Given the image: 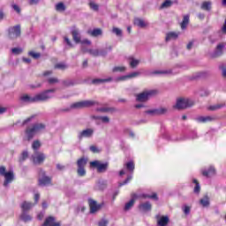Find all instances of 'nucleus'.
<instances>
[{"label":"nucleus","mask_w":226,"mask_h":226,"mask_svg":"<svg viewBox=\"0 0 226 226\" xmlns=\"http://www.w3.org/2000/svg\"><path fill=\"white\" fill-rule=\"evenodd\" d=\"M192 105L193 102L190 101V99L179 97L177 99V102L173 106V109H177V110H185V109H188V107H192Z\"/></svg>","instance_id":"nucleus-1"},{"label":"nucleus","mask_w":226,"mask_h":226,"mask_svg":"<svg viewBox=\"0 0 226 226\" xmlns=\"http://www.w3.org/2000/svg\"><path fill=\"white\" fill-rule=\"evenodd\" d=\"M50 93H56V88L44 90L43 92L35 94V103H38L39 102H49V100L52 98Z\"/></svg>","instance_id":"nucleus-2"},{"label":"nucleus","mask_w":226,"mask_h":226,"mask_svg":"<svg viewBox=\"0 0 226 226\" xmlns=\"http://www.w3.org/2000/svg\"><path fill=\"white\" fill-rule=\"evenodd\" d=\"M7 32L9 40H17V38H20L22 34V28L20 25H16L14 26H10Z\"/></svg>","instance_id":"nucleus-3"},{"label":"nucleus","mask_w":226,"mask_h":226,"mask_svg":"<svg viewBox=\"0 0 226 226\" xmlns=\"http://www.w3.org/2000/svg\"><path fill=\"white\" fill-rule=\"evenodd\" d=\"M87 165V158L86 157H81L78 159L77 161V174L79 177H84L86 176L87 171H86V166Z\"/></svg>","instance_id":"nucleus-4"},{"label":"nucleus","mask_w":226,"mask_h":226,"mask_svg":"<svg viewBox=\"0 0 226 226\" xmlns=\"http://www.w3.org/2000/svg\"><path fill=\"white\" fill-rule=\"evenodd\" d=\"M90 167L93 169H97V172L102 174L103 172H107L109 169V162L102 163L100 161H94L90 162Z\"/></svg>","instance_id":"nucleus-5"},{"label":"nucleus","mask_w":226,"mask_h":226,"mask_svg":"<svg viewBox=\"0 0 226 226\" xmlns=\"http://www.w3.org/2000/svg\"><path fill=\"white\" fill-rule=\"evenodd\" d=\"M47 185H52V177L45 175V170H39V185L47 186Z\"/></svg>","instance_id":"nucleus-6"},{"label":"nucleus","mask_w":226,"mask_h":226,"mask_svg":"<svg viewBox=\"0 0 226 226\" xmlns=\"http://www.w3.org/2000/svg\"><path fill=\"white\" fill-rule=\"evenodd\" d=\"M94 135V129L87 128L78 132V139H91Z\"/></svg>","instance_id":"nucleus-7"},{"label":"nucleus","mask_w":226,"mask_h":226,"mask_svg":"<svg viewBox=\"0 0 226 226\" xmlns=\"http://www.w3.org/2000/svg\"><path fill=\"white\" fill-rule=\"evenodd\" d=\"M156 94V90H151V91H145L142 92L141 94H139L136 96V100L137 102H147V100H149V96L153 95Z\"/></svg>","instance_id":"nucleus-8"},{"label":"nucleus","mask_w":226,"mask_h":226,"mask_svg":"<svg viewBox=\"0 0 226 226\" xmlns=\"http://www.w3.org/2000/svg\"><path fill=\"white\" fill-rule=\"evenodd\" d=\"M88 206L90 207V213L93 215V214L96 213L97 211H100V209H102V206H103V204L98 205L96 200L89 198L88 199Z\"/></svg>","instance_id":"nucleus-9"},{"label":"nucleus","mask_w":226,"mask_h":226,"mask_svg":"<svg viewBox=\"0 0 226 226\" xmlns=\"http://www.w3.org/2000/svg\"><path fill=\"white\" fill-rule=\"evenodd\" d=\"M34 165H41L45 162V154L41 152H35V154L32 155Z\"/></svg>","instance_id":"nucleus-10"},{"label":"nucleus","mask_w":226,"mask_h":226,"mask_svg":"<svg viewBox=\"0 0 226 226\" xmlns=\"http://www.w3.org/2000/svg\"><path fill=\"white\" fill-rule=\"evenodd\" d=\"M223 49H225V44H218L215 48V50L211 54V57L213 59H216V57H222V56H223Z\"/></svg>","instance_id":"nucleus-11"},{"label":"nucleus","mask_w":226,"mask_h":226,"mask_svg":"<svg viewBox=\"0 0 226 226\" xmlns=\"http://www.w3.org/2000/svg\"><path fill=\"white\" fill-rule=\"evenodd\" d=\"M4 186H8L10 183H13L15 180V174L13 173V170L7 171L5 175L4 176Z\"/></svg>","instance_id":"nucleus-12"},{"label":"nucleus","mask_w":226,"mask_h":226,"mask_svg":"<svg viewBox=\"0 0 226 226\" xmlns=\"http://www.w3.org/2000/svg\"><path fill=\"white\" fill-rule=\"evenodd\" d=\"M19 100L21 103H26L28 105L29 103H36V100L34 96H31L27 94H23L20 97Z\"/></svg>","instance_id":"nucleus-13"},{"label":"nucleus","mask_w":226,"mask_h":226,"mask_svg":"<svg viewBox=\"0 0 226 226\" xmlns=\"http://www.w3.org/2000/svg\"><path fill=\"white\" fill-rule=\"evenodd\" d=\"M71 34L72 36V40L75 43L79 44L80 43L82 40V35L80 34V30L77 28H73L71 32Z\"/></svg>","instance_id":"nucleus-14"},{"label":"nucleus","mask_w":226,"mask_h":226,"mask_svg":"<svg viewBox=\"0 0 226 226\" xmlns=\"http://www.w3.org/2000/svg\"><path fill=\"white\" fill-rule=\"evenodd\" d=\"M79 109H84V102H78L71 104L70 108H67L65 109H62L63 112H70V110H77Z\"/></svg>","instance_id":"nucleus-15"},{"label":"nucleus","mask_w":226,"mask_h":226,"mask_svg":"<svg viewBox=\"0 0 226 226\" xmlns=\"http://www.w3.org/2000/svg\"><path fill=\"white\" fill-rule=\"evenodd\" d=\"M148 75H150V76H153V75H172V69L152 71L148 73Z\"/></svg>","instance_id":"nucleus-16"},{"label":"nucleus","mask_w":226,"mask_h":226,"mask_svg":"<svg viewBox=\"0 0 226 226\" xmlns=\"http://www.w3.org/2000/svg\"><path fill=\"white\" fill-rule=\"evenodd\" d=\"M198 123H213V121H216V117L207 116V117H198L196 118Z\"/></svg>","instance_id":"nucleus-17"},{"label":"nucleus","mask_w":226,"mask_h":226,"mask_svg":"<svg viewBox=\"0 0 226 226\" xmlns=\"http://www.w3.org/2000/svg\"><path fill=\"white\" fill-rule=\"evenodd\" d=\"M87 34L92 36L93 38H98V36H102L103 34V31L102 28H95L94 30H87Z\"/></svg>","instance_id":"nucleus-18"},{"label":"nucleus","mask_w":226,"mask_h":226,"mask_svg":"<svg viewBox=\"0 0 226 226\" xmlns=\"http://www.w3.org/2000/svg\"><path fill=\"white\" fill-rule=\"evenodd\" d=\"M188 24H190V14L184 15L183 20L180 23V27L183 31L188 27Z\"/></svg>","instance_id":"nucleus-19"},{"label":"nucleus","mask_w":226,"mask_h":226,"mask_svg":"<svg viewBox=\"0 0 226 226\" xmlns=\"http://www.w3.org/2000/svg\"><path fill=\"white\" fill-rule=\"evenodd\" d=\"M34 207V204L28 202V201H24L21 204V211L22 213H27L31 208Z\"/></svg>","instance_id":"nucleus-20"},{"label":"nucleus","mask_w":226,"mask_h":226,"mask_svg":"<svg viewBox=\"0 0 226 226\" xmlns=\"http://www.w3.org/2000/svg\"><path fill=\"white\" fill-rule=\"evenodd\" d=\"M134 26H137L138 27L144 29V27H147L148 24H147V22L144 21V19H142L135 18L134 19Z\"/></svg>","instance_id":"nucleus-21"},{"label":"nucleus","mask_w":226,"mask_h":226,"mask_svg":"<svg viewBox=\"0 0 226 226\" xmlns=\"http://www.w3.org/2000/svg\"><path fill=\"white\" fill-rule=\"evenodd\" d=\"M225 107H226V103L225 102H220V103L209 106L207 108V109L212 111V112H215V111L220 110V109H223Z\"/></svg>","instance_id":"nucleus-22"},{"label":"nucleus","mask_w":226,"mask_h":226,"mask_svg":"<svg viewBox=\"0 0 226 226\" xmlns=\"http://www.w3.org/2000/svg\"><path fill=\"white\" fill-rule=\"evenodd\" d=\"M25 133L26 135V140H33V138L34 135H36V132L34 131L33 127H27L25 131Z\"/></svg>","instance_id":"nucleus-23"},{"label":"nucleus","mask_w":226,"mask_h":226,"mask_svg":"<svg viewBox=\"0 0 226 226\" xmlns=\"http://www.w3.org/2000/svg\"><path fill=\"white\" fill-rule=\"evenodd\" d=\"M216 174V170H215V167L211 166L208 170H204L202 172V175L205 177H212V176H215Z\"/></svg>","instance_id":"nucleus-24"},{"label":"nucleus","mask_w":226,"mask_h":226,"mask_svg":"<svg viewBox=\"0 0 226 226\" xmlns=\"http://www.w3.org/2000/svg\"><path fill=\"white\" fill-rule=\"evenodd\" d=\"M179 38V33L177 32H170L166 34V41H170V40H177Z\"/></svg>","instance_id":"nucleus-25"},{"label":"nucleus","mask_w":226,"mask_h":226,"mask_svg":"<svg viewBox=\"0 0 226 226\" xmlns=\"http://www.w3.org/2000/svg\"><path fill=\"white\" fill-rule=\"evenodd\" d=\"M19 218L25 223H27V222H31V220H33V217L29 214H27V212H21Z\"/></svg>","instance_id":"nucleus-26"},{"label":"nucleus","mask_w":226,"mask_h":226,"mask_svg":"<svg viewBox=\"0 0 226 226\" xmlns=\"http://www.w3.org/2000/svg\"><path fill=\"white\" fill-rule=\"evenodd\" d=\"M169 222H170L169 216L163 215L158 220L157 225L167 226V225H169Z\"/></svg>","instance_id":"nucleus-27"},{"label":"nucleus","mask_w":226,"mask_h":226,"mask_svg":"<svg viewBox=\"0 0 226 226\" xmlns=\"http://www.w3.org/2000/svg\"><path fill=\"white\" fill-rule=\"evenodd\" d=\"M197 93L199 96H200L201 98L209 96V94H211V92H209L207 88H204V87L200 88Z\"/></svg>","instance_id":"nucleus-28"},{"label":"nucleus","mask_w":226,"mask_h":226,"mask_svg":"<svg viewBox=\"0 0 226 226\" xmlns=\"http://www.w3.org/2000/svg\"><path fill=\"white\" fill-rule=\"evenodd\" d=\"M152 207H153V206L151 205V203L149 201L141 203L139 205V209H141L142 211H151Z\"/></svg>","instance_id":"nucleus-29"},{"label":"nucleus","mask_w":226,"mask_h":226,"mask_svg":"<svg viewBox=\"0 0 226 226\" xmlns=\"http://www.w3.org/2000/svg\"><path fill=\"white\" fill-rule=\"evenodd\" d=\"M110 51H112V46H109L106 49H99V56L105 57Z\"/></svg>","instance_id":"nucleus-30"},{"label":"nucleus","mask_w":226,"mask_h":226,"mask_svg":"<svg viewBox=\"0 0 226 226\" xmlns=\"http://www.w3.org/2000/svg\"><path fill=\"white\" fill-rule=\"evenodd\" d=\"M32 128L34 129L35 133H38L39 132H41V130H45V124H34Z\"/></svg>","instance_id":"nucleus-31"},{"label":"nucleus","mask_w":226,"mask_h":226,"mask_svg":"<svg viewBox=\"0 0 226 226\" xmlns=\"http://www.w3.org/2000/svg\"><path fill=\"white\" fill-rule=\"evenodd\" d=\"M62 85L64 87H72L75 86V81L73 79H64Z\"/></svg>","instance_id":"nucleus-32"},{"label":"nucleus","mask_w":226,"mask_h":226,"mask_svg":"<svg viewBox=\"0 0 226 226\" xmlns=\"http://www.w3.org/2000/svg\"><path fill=\"white\" fill-rule=\"evenodd\" d=\"M200 204H201L203 207H208V206H209V197L207 195H205L204 198H202L200 200Z\"/></svg>","instance_id":"nucleus-33"},{"label":"nucleus","mask_w":226,"mask_h":226,"mask_svg":"<svg viewBox=\"0 0 226 226\" xmlns=\"http://www.w3.org/2000/svg\"><path fill=\"white\" fill-rule=\"evenodd\" d=\"M27 158H29V153L27 151H23L21 155L19 158V162L22 163V162H26V160H27Z\"/></svg>","instance_id":"nucleus-34"},{"label":"nucleus","mask_w":226,"mask_h":226,"mask_svg":"<svg viewBox=\"0 0 226 226\" xmlns=\"http://www.w3.org/2000/svg\"><path fill=\"white\" fill-rule=\"evenodd\" d=\"M111 32L113 33V34H116V36H117L118 38L123 37V30H121V28L114 26Z\"/></svg>","instance_id":"nucleus-35"},{"label":"nucleus","mask_w":226,"mask_h":226,"mask_svg":"<svg viewBox=\"0 0 226 226\" xmlns=\"http://www.w3.org/2000/svg\"><path fill=\"white\" fill-rule=\"evenodd\" d=\"M87 52L88 54H90V56H93V57H100V53H99V49H87Z\"/></svg>","instance_id":"nucleus-36"},{"label":"nucleus","mask_w":226,"mask_h":226,"mask_svg":"<svg viewBox=\"0 0 226 226\" xmlns=\"http://www.w3.org/2000/svg\"><path fill=\"white\" fill-rule=\"evenodd\" d=\"M123 72H126V67H124V66H115L112 69L113 73H123Z\"/></svg>","instance_id":"nucleus-37"},{"label":"nucleus","mask_w":226,"mask_h":226,"mask_svg":"<svg viewBox=\"0 0 226 226\" xmlns=\"http://www.w3.org/2000/svg\"><path fill=\"white\" fill-rule=\"evenodd\" d=\"M156 110V116H164V114H167L169 112V109L167 108H159L155 109Z\"/></svg>","instance_id":"nucleus-38"},{"label":"nucleus","mask_w":226,"mask_h":226,"mask_svg":"<svg viewBox=\"0 0 226 226\" xmlns=\"http://www.w3.org/2000/svg\"><path fill=\"white\" fill-rule=\"evenodd\" d=\"M56 11H65L66 10V5L63 2H60L56 4Z\"/></svg>","instance_id":"nucleus-39"},{"label":"nucleus","mask_w":226,"mask_h":226,"mask_svg":"<svg viewBox=\"0 0 226 226\" xmlns=\"http://www.w3.org/2000/svg\"><path fill=\"white\" fill-rule=\"evenodd\" d=\"M130 66L131 68H137V66H139V64H140V60H137L133 57L130 58Z\"/></svg>","instance_id":"nucleus-40"},{"label":"nucleus","mask_w":226,"mask_h":226,"mask_svg":"<svg viewBox=\"0 0 226 226\" xmlns=\"http://www.w3.org/2000/svg\"><path fill=\"white\" fill-rule=\"evenodd\" d=\"M93 105H98L95 101H83V109L86 107H93Z\"/></svg>","instance_id":"nucleus-41"},{"label":"nucleus","mask_w":226,"mask_h":226,"mask_svg":"<svg viewBox=\"0 0 226 226\" xmlns=\"http://www.w3.org/2000/svg\"><path fill=\"white\" fill-rule=\"evenodd\" d=\"M134 204H135V201H133V200H131L129 202L125 203L124 211H130V209L133 207Z\"/></svg>","instance_id":"nucleus-42"},{"label":"nucleus","mask_w":226,"mask_h":226,"mask_svg":"<svg viewBox=\"0 0 226 226\" xmlns=\"http://www.w3.org/2000/svg\"><path fill=\"white\" fill-rule=\"evenodd\" d=\"M125 167L127 169V170H129V172L133 173V171L135 170V164L133 163V162H129L125 164Z\"/></svg>","instance_id":"nucleus-43"},{"label":"nucleus","mask_w":226,"mask_h":226,"mask_svg":"<svg viewBox=\"0 0 226 226\" xmlns=\"http://www.w3.org/2000/svg\"><path fill=\"white\" fill-rule=\"evenodd\" d=\"M201 9L205 10L206 11H211V2H203L201 4Z\"/></svg>","instance_id":"nucleus-44"},{"label":"nucleus","mask_w":226,"mask_h":226,"mask_svg":"<svg viewBox=\"0 0 226 226\" xmlns=\"http://www.w3.org/2000/svg\"><path fill=\"white\" fill-rule=\"evenodd\" d=\"M170 6H172V1H171V0H166V1H164V2L162 4L160 9H161V10H163V9H165V8H170Z\"/></svg>","instance_id":"nucleus-45"},{"label":"nucleus","mask_w":226,"mask_h":226,"mask_svg":"<svg viewBox=\"0 0 226 226\" xmlns=\"http://www.w3.org/2000/svg\"><path fill=\"white\" fill-rule=\"evenodd\" d=\"M68 68V65L64 63H59V64H55V69L56 70H66Z\"/></svg>","instance_id":"nucleus-46"},{"label":"nucleus","mask_w":226,"mask_h":226,"mask_svg":"<svg viewBox=\"0 0 226 226\" xmlns=\"http://www.w3.org/2000/svg\"><path fill=\"white\" fill-rule=\"evenodd\" d=\"M192 183L196 185L193 190L194 193H200V185L199 184V181H197V179H193Z\"/></svg>","instance_id":"nucleus-47"},{"label":"nucleus","mask_w":226,"mask_h":226,"mask_svg":"<svg viewBox=\"0 0 226 226\" xmlns=\"http://www.w3.org/2000/svg\"><path fill=\"white\" fill-rule=\"evenodd\" d=\"M48 84L53 86V84H59V79L57 78H49L47 79Z\"/></svg>","instance_id":"nucleus-48"},{"label":"nucleus","mask_w":226,"mask_h":226,"mask_svg":"<svg viewBox=\"0 0 226 226\" xmlns=\"http://www.w3.org/2000/svg\"><path fill=\"white\" fill-rule=\"evenodd\" d=\"M41 144L40 143L39 140H35L33 142L32 144V148L34 150V151H37V149H40Z\"/></svg>","instance_id":"nucleus-49"},{"label":"nucleus","mask_w":226,"mask_h":226,"mask_svg":"<svg viewBox=\"0 0 226 226\" xmlns=\"http://www.w3.org/2000/svg\"><path fill=\"white\" fill-rule=\"evenodd\" d=\"M64 42L66 43V45H68V47H70V49H73L75 47L73 45V43L72 42V41L70 40V38H68V36H64Z\"/></svg>","instance_id":"nucleus-50"},{"label":"nucleus","mask_w":226,"mask_h":226,"mask_svg":"<svg viewBox=\"0 0 226 226\" xmlns=\"http://www.w3.org/2000/svg\"><path fill=\"white\" fill-rule=\"evenodd\" d=\"M140 75L139 72H133L130 74H127V79H135L136 77H139Z\"/></svg>","instance_id":"nucleus-51"},{"label":"nucleus","mask_w":226,"mask_h":226,"mask_svg":"<svg viewBox=\"0 0 226 226\" xmlns=\"http://www.w3.org/2000/svg\"><path fill=\"white\" fill-rule=\"evenodd\" d=\"M114 108H98L97 112H111Z\"/></svg>","instance_id":"nucleus-52"},{"label":"nucleus","mask_w":226,"mask_h":226,"mask_svg":"<svg viewBox=\"0 0 226 226\" xmlns=\"http://www.w3.org/2000/svg\"><path fill=\"white\" fill-rule=\"evenodd\" d=\"M89 6H90L91 10H94V11H98L99 6L94 2L91 1L89 3Z\"/></svg>","instance_id":"nucleus-53"},{"label":"nucleus","mask_w":226,"mask_h":226,"mask_svg":"<svg viewBox=\"0 0 226 226\" xmlns=\"http://www.w3.org/2000/svg\"><path fill=\"white\" fill-rule=\"evenodd\" d=\"M28 55L31 56V57H34V59H39V57L41 56V54L34 53V51H30Z\"/></svg>","instance_id":"nucleus-54"},{"label":"nucleus","mask_w":226,"mask_h":226,"mask_svg":"<svg viewBox=\"0 0 226 226\" xmlns=\"http://www.w3.org/2000/svg\"><path fill=\"white\" fill-rule=\"evenodd\" d=\"M130 181H132V176H128L124 182L119 183L118 186H124V185H128Z\"/></svg>","instance_id":"nucleus-55"},{"label":"nucleus","mask_w":226,"mask_h":226,"mask_svg":"<svg viewBox=\"0 0 226 226\" xmlns=\"http://www.w3.org/2000/svg\"><path fill=\"white\" fill-rule=\"evenodd\" d=\"M124 80H128V76L127 75L120 76V77L117 78L115 79V82H123Z\"/></svg>","instance_id":"nucleus-56"},{"label":"nucleus","mask_w":226,"mask_h":226,"mask_svg":"<svg viewBox=\"0 0 226 226\" xmlns=\"http://www.w3.org/2000/svg\"><path fill=\"white\" fill-rule=\"evenodd\" d=\"M11 52H12V54L19 55V54L22 53V49H20V48H13L11 49Z\"/></svg>","instance_id":"nucleus-57"},{"label":"nucleus","mask_w":226,"mask_h":226,"mask_svg":"<svg viewBox=\"0 0 226 226\" xmlns=\"http://www.w3.org/2000/svg\"><path fill=\"white\" fill-rule=\"evenodd\" d=\"M92 84H94V85L103 84V79H94L92 80Z\"/></svg>","instance_id":"nucleus-58"},{"label":"nucleus","mask_w":226,"mask_h":226,"mask_svg":"<svg viewBox=\"0 0 226 226\" xmlns=\"http://www.w3.org/2000/svg\"><path fill=\"white\" fill-rule=\"evenodd\" d=\"M195 43V41H190L188 42V44L186 45V49L187 50H192V49H193V44Z\"/></svg>","instance_id":"nucleus-59"},{"label":"nucleus","mask_w":226,"mask_h":226,"mask_svg":"<svg viewBox=\"0 0 226 226\" xmlns=\"http://www.w3.org/2000/svg\"><path fill=\"white\" fill-rule=\"evenodd\" d=\"M89 150L92 152V153H100V149L97 148L96 146H90L89 147Z\"/></svg>","instance_id":"nucleus-60"},{"label":"nucleus","mask_w":226,"mask_h":226,"mask_svg":"<svg viewBox=\"0 0 226 226\" xmlns=\"http://www.w3.org/2000/svg\"><path fill=\"white\" fill-rule=\"evenodd\" d=\"M146 114H148L149 116H156V109H148V110L146 111Z\"/></svg>","instance_id":"nucleus-61"},{"label":"nucleus","mask_w":226,"mask_h":226,"mask_svg":"<svg viewBox=\"0 0 226 226\" xmlns=\"http://www.w3.org/2000/svg\"><path fill=\"white\" fill-rule=\"evenodd\" d=\"M101 121L102 123L109 124V123H110V118H109V117H101Z\"/></svg>","instance_id":"nucleus-62"},{"label":"nucleus","mask_w":226,"mask_h":226,"mask_svg":"<svg viewBox=\"0 0 226 226\" xmlns=\"http://www.w3.org/2000/svg\"><path fill=\"white\" fill-rule=\"evenodd\" d=\"M6 173H7V172H6V167L1 166V167H0V176H4V175H5Z\"/></svg>","instance_id":"nucleus-63"},{"label":"nucleus","mask_w":226,"mask_h":226,"mask_svg":"<svg viewBox=\"0 0 226 226\" xmlns=\"http://www.w3.org/2000/svg\"><path fill=\"white\" fill-rule=\"evenodd\" d=\"M109 225V221L103 219L101 222H99V226H107Z\"/></svg>","instance_id":"nucleus-64"}]
</instances>
